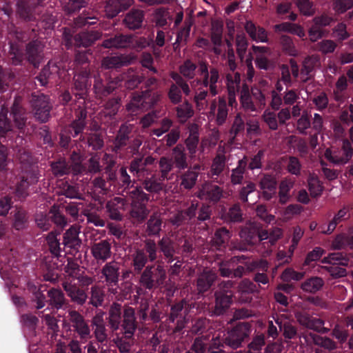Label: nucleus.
Returning <instances> with one entry per match:
<instances>
[{"label":"nucleus","mask_w":353,"mask_h":353,"mask_svg":"<svg viewBox=\"0 0 353 353\" xmlns=\"http://www.w3.org/2000/svg\"><path fill=\"white\" fill-rule=\"evenodd\" d=\"M88 67L87 64L77 69L74 76V88L77 91L75 96L79 99H84L88 97L92 84L91 79L93 78V74Z\"/></svg>","instance_id":"obj_8"},{"label":"nucleus","mask_w":353,"mask_h":353,"mask_svg":"<svg viewBox=\"0 0 353 353\" xmlns=\"http://www.w3.org/2000/svg\"><path fill=\"white\" fill-rule=\"evenodd\" d=\"M119 270V263L114 261L105 263L101 270V278H104V282L108 287V292L113 294L118 293L117 288L114 287L118 285Z\"/></svg>","instance_id":"obj_11"},{"label":"nucleus","mask_w":353,"mask_h":353,"mask_svg":"<svg viewBox=\"0 0 353 353\" xmlns=\"http://www.w3.org/2000/svg\"><path fill=\"white\" fill-rule=\"evenodd\" d=\"M324 285L323 280L317 276L311 277L301 284V289L310 293H316L320 290Z\"/></svg>","instance_id":"obj_51"},{"label":"nucleus","mask_w":353,"mask_h":353,"mask_svg":"<svg viewBox=\"0 0 353 353\" xmlns=\"http://www.w3.org/2000/svg\"><path fill=\"white\" fill-rule=\"evenodd\" d=\"M122 80L124 82L125 87L128 90H133L143 81V77L139 75V73L130 68L123 74Z\"/></svg>","instance_id":"obj_41"},{"label":"nucleus","mask_w":353,"mask_h":353,"mask_svg":"<svg viewBox=\"0 0 353 353\" xmlns=\"http://www.w3.org/2000/svg\"><path fill=\"white\" fill-rule=\"evenodd\" d=\"M276 323L279 325L281 331L283 332V335L285 339H293L297 336V328L290 322H279L276 321Z\"/></svg>","instance_id":"obj_63"},{"label":"nucleus","mask_w":353,"mask_h":353,"mask_svg":"<svg viewBox=\"0 0 353 353\" xmlns=\"http://www.w3.org/2000/svg\"><path fill=\"white\" fill-rule=\"evenodd\" d=\"M170 160L173 162L174 168L179 170L188 168V157L185 146L181 143L177 144L172 150Z\"/></svg>","instance_id":"obj_27"},{"label":"nucleus","mask_w":353,"mask_h":353,"mask_svg":"<svg viewBox=\"0 0 353 353\" xmlns=\"http://www.w3.org/2000/svg\"><path fill=\"white\" fill-rule=\"evenodd\" d=\"M167 278L164 267L158 263L150 265L141 273L139 283L145 290H154L161 287Z\"/></svg>","instance_id":"obj_3"},{"label":"nucleus","mask_w":353,"mask_h":353,"mask_svg":"<svg viewBox=\"0 0 353 353\" xmlns=\"http://www.w3.org/2000/svg\"><path fill=\"white\" fill-rule=\"evenodd\" d=\"M79 226L72 225L65 232L63 236L64 245L75 252L79 251L82 243L81 240L79 238Z\"/></svg>","instance_id":"obj_29"},{"label":"nucleus","mask_w":353,"mask_h":353,"mask_svg":"<svg viewBox=\"0 0 353 353\" xmlns=\"http://www.w3.org/2000/svg\"><path fill=\"white\" fill-rule=\"evenodd\" d=\"M83 267H81L77 262L72 259H68V263L65 265L63 270L69 278L77 279L79 275L83 270Z\"/></svg>","instance_id":"obj_60"},{"label":"nucleus","mask_w":353,"mask_h":353,"mask_svg":"<svg viewBox=\"0 0 353 353\" xmlns=\"http://www.w3.org/2000/svg\"><path fill=\"white\" fill-rule=\"evenodd\" d=\"M199 77L190 81L194 90V101L196 104L206 99L208 94L214 97L219 94L217 83L220 81L219 70L214 66H209L205 61H201L197 70Z\"/></svg>","instance_id":"obj_1"},{"label":"nucleus","mask_w":353,"mask_h":353,"mask_svg":"<svg viewBox=\"0 0 353 353\" xmlns=\"http://www.w3.org/2000/svg\"><path fill=\"white\" fill-rule=\"evenodd\" d=\"M70 162L65 160H59L51 163L53 174L57 176H63L65 174L72 173L74 175L80 174L83 170L81 156L79 152L73 150L70 154Z\"/></svg>","instance_id":"obj_6"},{"label":"nucleus","mask_w":353,"mask_h":353,"mask_svg":"<svg viewBox=\"0 0 353 353\" xmlns=\"http://www.w3.org/2000/svg\"><path fill=\"white\" fill-rule=\"evenodd\" d=\"M147 175L146 178L141 179L139 181H141L142 189H145L151 193H157L163 189V180L157 178L154 174Z\"/></svg>","instance_id":"obj_39"},{"label":"nucleus","mask_w":353,"mask_h":353,"mask_svg":"<svg viewBox=\"0 0 353 353\" xmlns=\"http://www.w3.org/2000/svg\"><path fill=\"white\" fill-rule=\"evenodd\" d=\"M49 305L52 309L59 310L65 304V299L64 294L60 289L52 288L48 292Z\"/></svg>","instance_id":"obj_45"},{"label":"nucleus","mask_w":353,"mask_h":353,"mask_svg":"<svg viewBox=\"0 0 353 353\" xmlns=\"http://www.w3.org/2000/svg\"><path fill=\"white\" fill-rule=\"evenodd\" d=\"M122 333V336H117L113 341L121 353H129L134 343V334Z\"/></svg>","instance_id":"obj_40"},{"label":"nucleus","mask_w":353,"mask_h":353,"mask_svg":"<svg viewBox=\"0 0 353 353\" xmlns=\"http://www.w3.org/2000/svg\"><path fill=\"white\" fill-rule=\"evenodd\" d=\"M62 287L72 303L81 306L86 303L88 298V294L80 286L75 283H72L71 281L66 279L62 283Z\"/></svg>","instance_id":"obj_13"},{"label":"nucleus","mask_w":353,"mask_h":353,"mask_svg":"<svg viewBox=\"0 0 353 353\" xmlns=\"http://www.w3.org/2000/svg\"><path fill=\"white\" fill-rule=\"evenodd\" d=\"M130 6V0H108L105 3L104 10L107 17L112 19L128 10Z\"/></svg>","instance_id":"obj_25"},{"label":"nucleus","mask_w":353,"mask_h":353,"mask_svg":"<svg viewBox=\"0 0 353 353\" xmlns=\"http://www.w3.org/2000/svg\"><path fill=\"white\" fill-rule=\"evenodd\" d=\"M175 111L176 117L181 123H185L194 113L192 104L187 99L179 103Z\"/></svg>","instance_id":"obj_38"},{"label":"nucleus","mask_w":353,"mask_h":353,"mask_svg":"<svg viewBox=\"0 0 353 353\" xmlns=\"http://www.w3.org/2000/svg\"><path fill=\"white\" fill-rule=\"evenodd\" d=\"M223 190L212 182H205L197 193V197L210 203H216L221 198Z\"/></svg>","instance_id":"obj_19"},{"label":"nucleus","mask_w":353,"mask_h":353,"mask_svg":"<svg viewBox=\"0 0 353 353\" xmlns=\"http://www.w3.org/2000/svg\"><path fill=\"white\" fill-rule=\"evenodd\" d=\"M63 37L67 46L87 48L101 37V33L97 30L81 32L74 37L68 28H64Z\"/></svg>","instance_id":"obj_9"},{"label":"nucleus","mask_w":353,"mask_h":353,"mask_svg":"<svg viewBox=\"0 0 353 353\" xmlns=\"http://www.w3.org/2000/svg\"><path fill=\"white\" fill-rule=\"evenodd\" d=\"M132 128L127 124H121L113 141L112 151L119 154L130 143L132 137Z\"/></svg>","instance_id":"obj_17"},{"label":"nucleus","mask_w":353,"mask_h":353,"mask_svg":"<svg viewBox=\"0 0 353 353\" xmlns=\"http://www.w3.org/2000/svg\"><path fill=\"white\" fill-rule=\"evenodd\" d=\"M89 0H61L63 8L68 14H71L85 8Z\"/></svg>","instance_id":"obj_54"},{"label":"nucleus","mask_w":353,"mask_h":353,"mask_svg":"<svg viewBox=\"0 0 353 353\" xmlns=\"http://www.w3.org/2000/svg\"><path fill=\"white\" fill-rule=\"evenodd\" d=\"M82 142L86 144L89 148H91L93 150H101L104 145L101 135L96 132L88 134L87 137H85V140Z\"/></svg>","instance_id":"obj_56"},{"label":"nucleus","mask_w":353,"mask_h":353,"mask_svg":"<svg viewBox=\"0 0 353 353\" xmlns=\"http://www.w3.org/2000/svg\"><path fill=\"white\" fill-rule=\"evenodd\" d=\"M46 324L48 325V340L51 343L54 341H57L58 336L57 332L59 331V326L57 325V319L54 317L51 316L50 314H46Z\"/></svg>","instance_id":"obj_58"},{"label":"nucleus","mask_w":353,"mask_h":353,"mask_svg":"<svg viewBox=\"0 0 353 353\" xmlns=\"http://www.w3.org/2000/svg\"><path fill=\"white\" fill-rule=\"evenodd\" d=\"M68 316L74 331L78 334L81 339L90 338V327L84 317L78 311H69Z\"/></svg>","instance_id":"obj_14"},{"label":"nucleus","mask_w":353,"mask_h":353,"mask_svg":"<svg viewBox=\"0 0 353 353\" xmlns=\"http://www.w3.org/2000/svg\"><path fill=\"white\" fill-rule=\"evenodd\" d=\"M86 127V123H77L72 121L69 125L65 126V132L72 135L73 138L80 136L79 140L83 141L85 139L83 130Z\"/></svg>","instance_id":"obj_52"},{"label":"nucleus","mask_w":353,"mask_h":353,"mask_svg":"<svg viewBox=\"0 0 353 353\" xmlns=\"http://www.w3.org/2000/svg\"><path fill=\"white\" fill-rule=\"evenodd\" d=\"M214 296V305L210 310V316H221L225 314L231 304L232 303V294H226L223 292H215Z\"/></svg>","instance_id":"obj_16"},{"label":"nucleus","mask_w":353,"mask_h":353,"mask_svg":"<svg viewBox=\"0 0 353 353\" xmlns=\"http://www.w3.org/2000/svg\"><path fill=\"white\" fill-rule=\"evenodd\" d=\"M138 321H137L135 310L129 305H125L123 310V316L120 328L124 334H133L137 329Z\"/></svg>","instance_id":"obj_18"},{"label":"nucleus","mask_w":353,"mask_h":353,"mask_svg":"<svg viewBox=\"0 0 353 353\" xmlns=\"http://www.w3.org/2000/svg\"><path fill=\"white\" fill-rule=\"evenodd\" d=\"M144 16L145 14L143 10L133 9L127 13L123 22L129 29L137 30L141 27Z\"/></svg>","instance_id":"obj_31"},{"label":"nucleus","mask_w":353,"mask_h":353,"mask_svg":"<svg viewBox=\"0 0 353 353\" xmlns=\"http://www.w3.org/2000/svg\"><path fill=\"white\" fill-rule=\"evenodd\" d=\"M199 137L197 132H191L185 141V144L188 150L189 157L193 159L197 151Z\"/></svg>","instance_id":"obj_61"},{"label":"nucleus","mask_w":353,"mask_h":353,"mask_svg":"<svg viewBox=\"0 0 353 353\" xmlns=\"http://www.w3.org/2000/svg\"><path fill=\"white\" fill-rule=\"evenodd\" d=\"M201 61H199V64L194 63L190 59L185 60L179 67V72L181 74V77L185 78L188 80L192 79V81L196 78V70L198 68L199 63Z\"/></svg>","instance_id":"obj_49"},{"label":"nucleus","mask_w":353,"mask_h":353,"mask_svg":"<svg viewBox=\"0 0 353 353\" xmlns=\"http://www.w3.org/2000/svg\"><path fill=\"white\" fill-rule=\"evenodd\" d=\"M130 61L127 56L106 57L102 59L101 67L104 69H118L123 66L128 65Z\"/></svg>","instance_id":"obj_35"},{"label":"nucleus","mask_w":353,"mask_h":353,"mask_svg":"<svg viewBox=\"0 0 353 353\" xmlns=\"http://www.w3.org/2000/svg\"><path fill=\"white\" fill-rule=\"evenodd\" d=\"M129 171L138 181L151 174V170L145 166L141 158L134 157L130 163Z\"/></svg>","instance_id":"obj_32"},{"label":"nucleus","mask_w":353,"mask_h":353,"mask_svg":"<svg viewBox=\"0 0 353 353\" xmlns=\"http://www.w3.org/2000/svg\"><path fill=\"white\" fill-rule=\"evenodd\" d=\"M93 92L97 99H103L110 94H113L119 87V81L112 78L107 73H93Z\"/></svg>","instance_id":"obj_5"},{"label":"nucleus","mask_w":353,"mask_h":353,"mask_svg":"<svg viewBox=\"0 0 353 353\" xmlns=\"http://www.w3.org/2000/svg\"><path fill=\"white\" fill-rule=\"evenodd\" d=\"M97 14L93 10H84L79 16L74 19L73 24L75 28H82L85 26L94 25L98 21Z\"/></svg>","instance_id":"obj_33"},{"label":"nucleus","mask_w":353,"mask_h":353,"mask_svg":"<svg viewBox=\"0 0 353 353\" xmlns=\"http://www.w3.org/2000/svg\"><path fill=\"white\" fill-rule=\"evenodd\" d=\"M275 112L276 111L267 109L263 112L262 115L263 121L272 130H276L280 125Z\"/></svg>","instance_id":"obj_62"},{"label":"nucleus","mask_w":353,"mask_h":353,"mask_svg":"<svg viewBox=\"0 0 353 353\" xmlns=\"http://www.w3.org/2000/svg\"><path fill=\"white\" fill-rule=\"evenodd\" d=\"M127 194L132 200L130 216L137 221H144L148 214L146 204L150 199L149 194L143 192L141 186L132 185Z\"/></svg>","instance_id":"obj_4"},{"label":"nucleus","mask_w":353,"mask_h":353,"mask_svg":"<svg viewBox=\"0 0 353 353\" xmlns=\"http://www.w3.org/2000/svg\"><path fill=\"white\" fill-rule=\"evenodd\" d=\"M59 185V190L57 192L59 194L70 199H80L81 193L77 186L70 184L67 181L61 182Z\"/></svg>","instance_id":"obj_53"},{"label":"nucleus","mask_w":353,"mask_h":353,"mask_svg":"<svg viewBox=\"0 0 353 353\" xmlns=\"http://www.w3.org/2000/svg\"><path fill=\"white\" fill-rule=\"evenodd\" d=\"M172 78L175 83H172L168 92V97L173 104H179L182 101V92L185 96L190 95L191 88L188 82L179 74H174Z\"/></svg>","instance_id":"obj_10"},{"label":"nucleus","mask_w":353,"mask_h":353,"mask_svg":"<svg viewBox=\"0 0 353 353\" xmlns=\"http://www.w3.org/2000/svg\"><path fill=\"white\" fill-rule=\"evenodd\" d=\"M279 42L283 52L290 57H296L299 54L297 49L291 37L287 34H281L279 38Z\"/></svg>","instance_id":"obj_48"},{"label":"nucleus","mask_w":353,"mask_h":353,"mask_svg":"<svg viewBox=\"0 0 353 353\" xmlns=\"http://www.w3.org/2000/svg\"><path fill=\"white\" fill-rule=\"evenodd\" d=\"M149 258L143 250L136 249L131 254L132 266L135 274H141Z\"/></svg>","instance_id":"obj_37"},{"label":"nucleus","mask_w":353,"mask_h":353,"mask_svg":"<svg viewBox=\"0 0 353 353\" xmlns=\"http://www.w3.org/2000/svg\"><path fill=\"white\" fill-rule=\"evenodd\" d=\"M174 167L173 162L170 158L165 157H161L159 161L160 179L163 181L169 179V173Z\"/></svg>","instance_id":"obj_57"},{"label":"nucleus","mask_w":353,"mask_h":353,"mask_svg":"<svg viewBox=\"0 0 353 353\" xmlns=\"http://www.w3.org/2000/svg\"><path fill=\"white\" fill-rule=\"evenodd\" d=\"M91 253L97 263H104L111 256V244L106 240L94 243L91 247Z\"/></svg>","instance_id":"obj_23"},{"label":"nucleus","mask_w":353,"mask_h":353,"mask_svg":"<svg viewBox=\"0 0 353 353\" xmlns=\"http://www.w3.org/2000/svg\"><path fill=\"white\" fill-rule=\"evenodd\" d=\"M192 24L185 22V26L181 28L176 34V39L173 43L174 49L176 50L181 46H184L188 43L190 37V29Z\"/></svg>","instance_id":"obj_50"},{"label":"nucleus","mask_w":353,"mask_h":353,"mask_svg":"<svg viewBox=\"0 0 353 353\" xmlns=\"http://www.w3.org/2000/svg\"><path fill=\"white\" fill-rule=\"evenodd\" d=\"M65 208L66 210L72 216H76L78 215V209L76 206L70 205L68 208L64 205L61 206L60 205L54 204L50 211L52 221H65L64 216L62 215L63 210Z\"/></svg>","instance_id":"obj_47"},{"label":"nucleus","mask_w":353,"mask_h":353,"mask_svg":"<svg viewBox=\"0 0 353 353\" xmlns=\"http://www.w3.org/2000/svg\"><path fill=\"white\" fill-rule=\"evenodd\" d=\"M123 306L117 302H113L108 310L107 318L108 327L112 332H117L121 327Z\"/></svg>","instance_id":"obj_20"},{"label":"nucleus","mask_w":353,"mask_h":353,"mask_svg":"<svg viewBox=\"0 0 353 353\" xmlns=\"http://www.w3.org/2000/svg\"><path fill=\"white\" fill-rule=\"evenodd\" d=\"M319 61V59L314 55L306 57L302 62L300 71V81L306 83L312 78L311 72L314 70Z\"/></svg>","instance_id":"obj_28"},{"label":"nucleus","mask_w":353,"mask_h":353,"mask_svg":"<svg viewBox=\"0 0 353 353\" xmlns=\"http://www.w3.org/2000/svg\"><path fill=\"white\" fill-rule=\"evenodd\" d=\"M341 154L336 152H332L331 149L327 148L324 156L329 161L336 165H343L347 163L353 156V148L351 143L348 140L343 141Z\"/></svg>","instance_id":"obj_12"},{"label":"nucleus","mask_w":353,"mask_h":353,"mask_svg":"<svg viewBox=\"0 0 353 353\" xmlns=\"http://www.w3.org/2000/svg\"><path fill=\"white\" fill-rule=\"evenodd\" d=\"M225 163L226 158L224 154H218L213 159L210 170L208 172V176L212 180L213 182L218 183H223V179L219 178V176L222 174L225 169Z\"/></svg>","instance_id":"obj_24"},{"label":"nucleus","mask_w":353,"mask_h":353,"mask_svg":"<svg viewBox=\"0 0 353 353\" xmlns=\"http://www.w3.org/2000/svg\"><path fill=\"white\" fill-rule=\"evenodd\" d=\"M277 182L276 178L271 174H265L260 180L259 187L263 190V197L269 201L276 192Z\"/></svg>","instance_id":"obj_26"},{"label":"nucleus","mask_w":353,"mask_h":353,"mask_svg":"<svg viewBox=\"0 0 353 353\" xmlns=\"http://www.w3.org/2000/svg\"><path fill=\"white\" fill-rule=\"evenodd\" d=\"M157 83V78H148L144 83L145 90L133 94L130 101L126 105L127 111L130 114H137L152 108L160 97L154 89Z\"/></svg>","instance_id":"obj_2"},{"label":"nucleus","mask_w":353,"mask_h":353,"mask_svg":"<svg viewBox=\"0 0 353 353\" xmlns=\"http://www.w3.org/2000/svg\"><path fill=\"white\" fill-rule=\"evenodd\" d=\"M248 162V157L244 155L238 161L236 167L231 170L230 181L233 185L242 183L247 170Z\"/></svg>","instance_id":"obj_30"},{"label":"nucleus","mask_w":353,"mask_h":353,"mask_svg":"<svg viewBox=\"0 0 353 353\" xmlns=\"http://www.w3.org/2000/svg\"><path fill=\"white\" fill-rule=\"evenodd\" d=\"M199 174V173L197 171L193 170H188L181 172L178 176L181 188L188 190L193 188L196 183Z\"/></svg>","instance_id":"obj_36"},{"label":"nucleus","mask_w":353,"mask_h":353,"mask_svg":"<svg viewBox=\"0 0 353 353\" xmlns=\"http://www.w3.org/2000/svg\"><path fill=\"white\" fill-rule=\"evenodd\" d=\"M251 332V325L248 322L237 323L227 332L223 342L232 349H237L248 339Z\"/></svg>","instance_id":"obj_7"},{"label":"nucleus","mask_w":353,"mask_h":353,"mask_svg":"<svg viewBox=\"0 0 353 353\" xmlns=\"http://www.w3.org/2000/svg\"><path fill=\"white\" fill-rule=\"evenodd\" d=\"M158 245L161 252L168 259V262L171 263L174 260L173 256L176 253L174 243L170 238L164 236L158 242Z\"/></svg>","instance_id":"obj_46"},{"label":"nucleus","mask_w":353,"mask_h":353,"mask_svg":"<svg viewBox=\"0 0 353 353\" xmlns=\"http://www.w3.org/2000/svg\"><path fill=\"white\" fill-rule=\"evenodd\" d=\"M229 239V231L225 228H222L216 231L212 239V243L218 249H221V247L224 246Z\"/></svg>","instance_id":"obj_64"},{"label":"nucleus","mask_w":353,"mask_h":353,"mask_svg":"<svg viewBox=\"0 0 353 353\" xmlns=\"http://www.w3.org/2000/svg\"><path fill=\"white\" fill-rule=\"evenodd\" d=\"M130 43V39L121 34H117L103 40L101 46L105 48H125Z\"/></svg>","instance_id":"obj_42"},{"label":"nucleus","mask_w":353,"mask_h":353,"mask_svg":"<svg viewBox=\"0 0 353 353\" xmlns=\"http://www.w3.org/2000/svg\"><path fill=\"white\" fill-rule=\"evenodd\" d=\"M217 279V274L212 270H204L198 275L196 281V291L199 294L208 292Z\"/></svg>","instance_id":"obj_22"},{"label":"nucleus","mask_w":353,"mask_h":353,"mask_svg":"<svg viewBox=\"0 0 353 353\" xmlns=\"http://www.w3.org/2000/svg\"><path fill=\"white\" fill-rule=\"evenodd\" d=\"M121 96H114L108 99L103 105V111L105 117L114 118L118 113L121 107Z\"/></svg>","instance_id":"obj_44"},{"label":"nucleus","mask_w":353,"mask_h":353,"mask_svg":"<svg viewBox=\"0 0 353 353\" xmlns=\"http://www.w3.org/2000/svg\"><path fill=\"white\" fill-rule=\"evenodd\" d=\"M245 30L252 40L256 42L260 41L263 43L268 41L266 30L262 27L256 26L252 21H246Z\"/></svg>","instance_id":"obj_34"},{"label":"nucleus","mask_w":353,"mask_h":353,"mask_svg":"<svg viewBox=\"0 0 353 353\" xmlns=\"http://www.w3.org/2000/svg\"><path fill=\"white\" fill-rule=\"evenodd\" d=\"M90 305L94 307L103 305L105 297V292L103 287L98 285H92L90 288Z\"/></svg>","instance_id":"obj_43"},{"label":"nucleus","mask_w":353,"mask_h":353,"mask_svg":"<svg viewBox=\"0 0 353 353\" xmlns=\"http://www.w3.org/2000/svg\"><path fill=\"white\" fill-rule=\"evenodd\" d=\"M241 103L243 108L248 111L256 110V105L254 103L248 87L243 88L241 92Z\"/></svg>","instance_id":"obj_59"},{"label":"nucleus","mask_w":353,"mask_h":353,"mask_svg":"<svg viewBox=\"0 0 353 353\" xmlns=\"http://www.w3.org/2000/svg\"><path fill=\"white\" fill-rule=\"evenodd\" d=\"M188 303L183 299L171 306L170 312L168 315L170 322L174 323L176 321V329L180 330L184 327L185 317L188 313Z\"/></svg>","instance_id":"obj_15"},{"label":"nucleus","mask_w":353,"mask_h":353,"mask_svg":"<svg viewBox=\"0 0 353 353\" xmlns=\"http://www.w3.org/2000/svg\"><path fill=\"white\" fill-rule=\"evenodd\" d=\"M210 112L216 114V121L218 125H223L228 115V103L225 97H219L218 101L213 100L210 104Z\"/></svg>","instance_id":"obj_21"},{"label":"nucleus","mask_w":353,"mask_h":353,"mask_svg":"<svg viewBox=\"0 0 353 353\" xmlns=\"http://www.w3.org/2000/svg\"><path fill=\"white\" fill-rule=\"evenodd\" d=\"M353 249V234H341L338 235L332 243V248L335 250H341L345 247Z\"/></svg>","instance_id":"obj_55"}]
</instances>
